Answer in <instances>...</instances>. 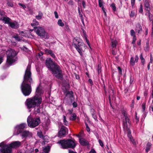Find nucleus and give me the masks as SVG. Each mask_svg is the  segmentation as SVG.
<instances>
[{"mask_svg": "<svg viewBox=\"0 0 153 153\" xmlns=\"http://www.w3.org/2000/svg\"><path fill=\"white\" fill-rule=\"evenodd\" d=\"M45 65L56 78L60 80L63 79L64 77L62 71L60 67L56 63L53 62L51 58H48L45 60Z\"/></svg>", "mask_w": 153, "mask_h": 153, "instance_id": "nucleus-1", "label": "nucleus"}, {"mask_svg": "<svg viewBox=\"0 0 153 153\" xmlns=\"http://www.w3.org/2000/svg\"><path fill=\"white\" fill-rule=\"evenodd\" d=\"M21 145V142L19 141H14L11 144H5L4 142L0 143V153H11V148L17 147Z\"/></svg>", "mask_w": 153, "mask_h": 153, "instance_id": "nucleus-2", "label": "nucleus"}, {"mask_svg": "<svg viewBox=\"0 0 153 153\" xmlns=\"http://www.w3.org/2000/svg\"><path fill=\"white\" fill-rule=\"evenodd\" d=\"M72 45L75 48L81 56L83 55L82 52L85 51L86 45L79 38L76 37L73 40Z\"/></svg>", "mask_w": 153, "mask_h": 153, "instance_id": "nucleus-3", "label": "nucleus"}, {"mask_svg": "<svg viewBox=\"0 0 153 153\" xmlns=\"http://www.w3.org/2000/svg\"><path fill=\"white\" fill-rule=\"evenodd\" d=\"M42 102V99L40 96H34L32 98L27 99L25 104L27 108L30 109L36 106H39Z\"/></svg>", "mask_w": 153, "mask_h": 153, "instance_id": "nucleus-4", "label": "nucleus"}, {"mask_svg": "<svg viewBox=\"0 0 153 153\" xmlns=\"http://www.w3.org/2000/svg\"><path fill=\"white\" fill-rule=\"evenodd\" d=\"M123 123L124 129L126 131L128 134V136L130 140H131L132 138L131 134V131L129 129V127L130 126V122L128 117L125 114L123 115Z\"/></svg>", "mask_w": 153, "mask_h": 153, "instance_id": "nucleus-5", "label": "nucleus"}, {"mask_svg": "<svg viewBox=\"0 0 153 153\" xmlns=\"http://www.w3.org/2000/svg\"><path fill=\"white\" fill-rule=\"evenodd\" d=\"M32 83L23 82H22L21 85L22 91L25 96H28L30 94L32 91L31 84Z\"/></svg>", "mask_w": 153, "mask_h": 153, "instance_id": "nucleus-6", "label": "nucleus"}, {"mask_svg": "<svg viewBox=\"0 0 153 153\" xmlns=\"http://www.w3.org/2000/svg\"><path fill=\"white\" fill-rule=\"evenodd\" d=\"M61 144L62 147L63 149L68 148H74L76 146L74 141L70 140H61L57 143Z\"/></svg>", "mask_w": 153, "mask_h": 153, "instance_id": "nucleus-7", "label": "nucleus"}, {"mask_svg": "<svg viewBox=\"0 0 153 153\" xmlns=\"http://www.w3.org/2000/svg\"><path fill=\"white\" fill-rule=\"evenodd\" d=\"M27 121L28 126L31 128H34L38 126L40 123L39 118L36 117L33 119L31 115L27 117Z\"/></svg>", "mask_w": 153, "mask_h": 153, "instance_id": "nucleus-8", "label": "nucleus"}, {"mask_svg": "<svg viewBox=\"0 0 153 153\" xmlns=\"http://www.w3.org/2000/svg\"><path fill=\"white\" fill-rule=\"evenodd\" d=\"M30 66L29 65L27 67L23 77V82L33 83V80L31 77V72L30 71Z\"/></svg>", "mask_w": 153, "mask_h": 153, "instance_id": "nucleus-9", "label": "nucleus"}, {"mask_svg": "<svg viewBox=\"0 0 153 153\" xmlns=\"http://www.w3.org/2000/svg\"><path fill=\"white\" fill-rule=\"evenodd\" d=\"M33 29L36 34L41 38L45 39L48 38V37L47 36L48 33L44 28L36 26L34 27Z\"/></svg>", "mask_w": 153, "mask_h": 153, "instance_id": "nucleus-10", "label": "nucleus"}, {"mask_svg": "<svg viewBox=\"0 0 153 153\" xmlns=\"http://www.w3.org/2000/svg\"><path fill=\"white\" fill-rule=\"evenodd\" d=\"M17 55L15 51L11 50L9 51L7 55V62L9 65H11L15 61L14 59Z\"/></svg>", "mask_w": 153, "mask_h": 153, "instance_id": "nucleus-11", "label": "nucleus"}, {"mask_svg": "<svg viewBox=\"0 0 153 153\" xmlns=\"http://www.w3.org/2000/svg\"><path fill=\"white\" fill-rule=\"evenodd\" d=\"M27 124L25 123H23L18 125L16 126L15 127V131H17L16 134H18L23 131V129L26 127Z\"/></svg>", "mask_w": 153, "mask_h": 153, "instance_id": "nucleus-12", "label": "nucleus"}, {"mask_svg": "<svg viewBox=\"0 0 153 153\" xmlns=\"http://www.w3.org/2000/svg\"><path fill=\"white\" fill-rule=\"evenodd\" d=\"M68 129L64 126H62L58 133L59 136L61 137L64 136L67 133Z\"/></svg>", "mask_w": 153, "mask_h": 153, "instance_id": "nucleus-13", "label": "nucleus"}, {"mask_svg": "<svg viewBox=\"0 0 153 153\" xmlns=\"http://www.w3.org/2000/svg\"><path fill=\"white\" fill-rule=\"evenodd\" d=\"M21 136L22 138H26L27 137H31L32 135L31 132L28 131H24L21 133Z\"/></svg>", "mask_w": 153, "mask_h": 153, "instance_id": "nucleus-14", "label": "nucleus"}, {"mask_svg": "<svg viewBox=\"0 0 153 153\" xmlns=\"http://www.w3.org/2000/svg\"><path fill=\"white\" fill-rule=\"evenodd\" d=\"M139 59L138 56L137 55L135 56V60H134V58L133 57H131L130 61V65L132 66H134L135 65V63L138 62Z\"/></svg>", "mask_w": 153, "mask_h": 153, "instance_id": "nucleus-15", "label": "nucleus"}, {"mask_svg": "<svg viewBox=\"0 0 153 153\" xmlns=\"http://www.w3.org/2000/svg\"><path fill=\"white\" fill-rule=\"evenodd\" d=\"M44 91L42 88L41 86L39 85L36 88L35 96H41L43 94Z\"/></svg>", "mask_w": 153, "mask_h": 153, "instance_id": "nucleus-16", "label": "nucleus"}, {"mask_svg": "<svg viewBox=\"0 0 153 153\" xmlns=\"http://www.w3.org/2000/svg\"><path fill=\"white\" fill-rule=\"evenodd\" d=\"M0 20H2L5 24H9L10 19L9 17H7V16H5L4 17H0Z\"/></svg>", "mask_w": 153, "mask_h": 153, "instance_id": "nucleus-17", "label": "nucleus"}, {"mask_svg": "<svg viewBox=\"0 0 153 153\" xmlns=\"http://www.w3.org/2000/svg\"><path fill=\"white\" fill-rule=\"evenodd\" d=\"M69 113L71 114V117L70 118V120H75L76 119V115L74 113H72V110H69Z\"/></svg>", "mask_w": 153, "mask_h": 153, "instance_id": "nucleus-18", "label": "nucleus"}, {"mask_svg": "<svg viewBox=\"0 0 153 153\" xmlns=\"http://www.w3.org/2000/svg\"><path fill=\"white\" fill-rule=\"evenodd\" d=\"M142 28L140 25V24H137L135 28L136 32L139 33L140 31H142Z\"/></svg>", "mask_w": 153, "mask_h": 153, "instance_id": "nucleus-19", "label": "nucleus"}, {"mask_svg": "<svg viewBox=\"0 0 153 153\" xmlns=\"http://www.w3.org/2000/svg\"><path fill=\"white\" fill-rule=\"evenodd\" d=\"M144 5L146 10H149L150 9V4L149 0H145L144 2Z\"/></svg>", "mask_w": 153, "mask_h": 153, "instance_id": "nucleus-20", "label": "nucleus"}, {"mask_svg": "<svg viewBox=\"0 0 153 153\" xmlns=\"http://www.w3.org/2000/svg\"><path fill=\"white\" fill-rule=\"evenodd\" d=\"M63 92L65 96H67L68 95H69V96H73V94L72 91H69L66 88L63 90Z\"/></svg>", "mask_w": 153, "mask_h": 153, "instance_id": "nucleus-21", "label": "nucleus"}, {"mask_svg": "<svg viewBox=\"0 0 153 153\" xmlns=\"http://www.w3.org/2000/svg\"><path fill=\"white\" fill-rule=\"evenodd\" d=\"M79 142L80 144L83 146L87 145L88 144V142L86 140L82 138L79 139Z\"/></svg>", "mask_w": 153, "mask_h": 153, "instance_id": "nucleus-22", "label": "nucleus"}, {"mask_svg": "<svg viewBox=\"0 0 153 153\" xmlns=\"http://www.w3.org/2000/svg\"><path fill=\"white\" fill-rule=\"evenodd\" d=\"M108 93H109V94H108L106 93V94H107V95H108V96L112 95L114 94V91L112 89V87L111 85H109L108 86Z\"/></svg>", "mask_w": 153, "mask_h": 153, "instance_id": "nucleus-23", "label": "nucleus"}, {"mask_svg": "<svg viewBox=\"0 0 153 153\" xmlns=\"http://www.w3.org/2000/svg\"><path fill=\"white\" fill-rule=\"evenodd\" d=\"M9 24L10 27L13 28L17 29L18 27V26L13 22H10Z\"/></svg>", "mask_w": 153, "mask_h": 153, "instance_id": "nucleus-24", "label": "nucleus"}, {"mask_svg": "<svg viewBox=\"0 0 153 153\" xmlns=\"http://www.w3.org/2000/svg\"><path fill=\"white\" fill-rule=\"evenodd\" d=\"M39 24V22L37 21L36 19H34L32 23H31V25L32 26L35 27V26L38 25Z\"/></svg>", "mask_w": 153, "mask_h": 153, "instance_id": "nucleus-25", "label": "nucleus"}, {"mask_svg": "<svg viewBox=\"0 0 153 153\" xmlns=\"http://www.w3.org/2000/svg\"><path fill=\"white\" fill-rule=\"evenodd\" d=\"M42 13L41 11H39L38 13V16H36V18L37 19H42Z\"/></svg>", "mask_w": 153, "mask_h": 153, "instance_id": "nucleus-26", "label": "nucleus"}, {"mask_svg": "<svg viewBox=\"0 0 153 153\" xmlns=\"http://www.w3.org/2000/svg\"><path fill=\"white\" fill-rule=\"evenodd\" d=\"M50 149V146H47L43 148V151L45 153L48 152Z\"/></svg>", "mask_w": 153, "mask_h": 153, "instance_id": "nucleus-27", "label": "nucleus"}, {"mask_svg": "<svg viewBox=\"0 0 153 153\" xmlns=\"http://www.w3.org/2000/svg\"><path fill=\"white\" fill-rule=\"evenodd\" d=\"M110 6L112 8V9L113 11L115 12L116 11V7L114 3H112L110 5Z\"/></svg>", "mask_w": 153, "mask_h": 153, "instance_id": "nucleus-28", "label": "nucleus"}, {"mask_svg": "<svg viewBox=\"0 0 153 153\" xmlns=\"http://www.w3.org/2000/svg\"><path fill=\"white\" fill-rule=\"evenodd\" d=\"M57 24L59 26L61 27H63L64 25V23L62 22V20L61 19H59Z\"/></svg>", "mask_w": 153, "mask_h": 153, "instance_id": "nucleus-29", "label": "nucleus"}, {"mask_svg": "<svg viewBox=\"0 0 153 153\" xmlns=\"http://www.w3.org/2000/svg\"><path fill=\"white\" fill-rule=\"evenodd\" d=\"M6 16L5 15V12L3 10H0V17H4Z\"/></svg>", "mask_w": 153, "mask_h": 153, "instance_id": "nucleus-30", "label": "nucleus"}, {"mask_svg": "<svg viewBox=\"0 0 153 153\" xmlns=\"http://www.w3.org/2000/svg\"><path fill=\"white\" fill-rule=\"evenodd\" d=\"M45 53L47 55H49L50 53L52 52V50H48L47 49L45 48L44 49Z\"/></svg>", "mask_w": 153, "mask_h": 153, "instance_id": "nucleus-31", "label": "nucleus"}, {"mask_svg": "<svg viewBox=\"0 0 153 153\" xmlns=\"http://www.w3.org/2000/svg\"><path fill=\"white\" fill-rule=\"evenodd\" d=\"M101 65L99 64L97 66V70L98 74H99L101 72Z\"/></svg>", "mask_w": 153, "mask_h": 153, "instance_id": "nucleus-32", "label": "nucleus"}, {"mask_svg": "<svg viewBox=\"0 0 153 153\" xmlns=\"http://www.w3.org/2000/svg\"><path fill=\"white\" fill-rule=\"evenodd\" d=\"M104 2L102 0H98L99 6L100 7H103V3Z\"/></svg>", "mask_w": 153, "mask_h": 153, "instance_id": "nucleus-33", "label": "nucleus"}, {"mask_svg": "<svg viewBox=\"0 0 153 153\" xmlns=\"http://www.w3.org/2000/svg\"><path fill=\"white\" fill-rule=\"evenodd\" d=\"M63 118L64 124L66 126L68 125V122L66 120V117L64 115L63 116Z\"/></svg>", "mask_w": 153, "mask_h": 153, "instance_id": "nucleus-34", "label": "nucleus"}, {"mask_svg": "<svg viewBox=\"0 0 153 153\" xmlns=\"http://www.w3.org/2000/svg\"><path fill=\"white\" fill-rule=\"evenodd\" d=\"M65 30L68 32H70L71 30L69 29V26L68 25L65 24Z\"/></svg>", "mask_w": 153, "mask_h": 153, "instance_id": "nucleus-35", "label": "nucleus"}, {"mask_svg": "<svg viewBox=\"0 0 153 153\" xmlns=\"http://www.w3.org/2000/svg\"><path fill=\"white\" fill-rule=\"evenodd\" d=\"M139 11L140 13H142L143 12V7L142 4H141L140 5V8H139Z\"/></svg>", "mask_w": 153, "mask_h": 153, "instance_id": "nucleus-36", "label": "nucleus"}, {"mask_svg": "<svg viewBox=\"0 0 153 153\" xmlns=\"http://www.w3.org/2000/svg\"><path fill=\"white\" fill-rule=\"evenodd\" d=\"M117 68L118 70L119 73L120 75H122V70L120 67L118 66L117 67Z\"/></svg>", "mask_w": 153, "mask_h": 153, "instance_id": "nucleus-37", "label": "nucleus"}, {"mask_svg": "<svg viewBox=\"0 0 153 153\" xmlns=\"http://www.w3.org/2000/svg\"><path fill=\"white\" fill-rule=\"evenodd\" d=\"M7 6H10V7H13V5L12 2L11 1H7Z\"/></svg>", "mask_w": 153, "mask_h": 153, "instance_id": "nucleus-38", "label": "nucleus"}, {"mask_svg": "<svg viewBox=\"0 0 153 153\" xmlns=\"http://www.w3.org/2000/svg\"><path fill=\"white\" fill-rule=\"evenodd\" d=\"M131 35V36H133L135 35V32L133 30H130Z\"/></svg>", "mask_w": 153, "mask_h": 153, "instance_id": "nucleus-39", "label": "nucleus"}, {"mask_svg": "<svg viewBox=\"0 0 153 153\" xmlns=\"http://www.w3.org/2000/svg\"><path fill=\"white\" fill-rule=\"evenodd\" d=\"M111 46L113 48H114L116 46V44L114 41L111 42Z\"/></svg>", "mask_w": 153, "mask_h": 153, "instance_id": "nucleus-40", "label": "nucleus"}, {"mask_svg": "<svg viewBox=\"0 0 153 153\" xmlns=\"http://www.w3.org/2000/svg\"><path fill=\"white\" fill-rule=\"evenodd\" d=\"M15 39L18 41H19L20 40V38L19 36H13Z\"/></svg>", "mask_w": 153, "mask_h": 153, "instance_id": "nucleus-41", "label": "nucleus"}, {"mask_svg": "<svg viewBox=\"0 0 153 153\" xmlns=\"http://www.w3.org/2000/svg\"><path fill=\"white\" fill-rule=\"evenodd\" d=\"M83 36L84 37L85 39V38L87 39V35H86V32L83 30Z\"/></svg>", "mask_w": 153, "mask_h": 153, "instance_id": "nucleus-42", "label": "nucleus"}, {"mask_svg": "<svg viewBox=\"0 0 153 153\" xmlns=\"http://www.w3.org/2000/svg\"><path fill=\"white\" fill-rule=\"evenodd\" d=\"M148 17L149 20L150 21H153V16L152 14L150 16H149Z\"/></svg>", "mask_w": 153, "mask_h": 153, "instance_id": "nucleus-43", "label": "nucleus"}, {"mask_svg": "<svg viewBox=\"0 0 153 153\" xmlns=\"http://www.w3.org/2000/svg\"><path fill=\"white\" fill-rule=\"evenodd\" d=\"M134 12H133L132 11H131V13L130 14V16L131 17H133L134 16Z\"/></svg>", "mask_w": 153, "mask_h": 153, "instance_id": "nucleus-44", "label": "nucleus"}, {"mask_svg": "<svg viewBox=\"0 0 153 153\" xmlns=\"http://www.w3.org/2000/svg\"><path fill=\"white\" fill-rule=\"evenodd\" d=\"M49 55H50L53 58H55L56 57L55 55L53 53L52 51V52H51L50 53V54Z\"/></svg>", "mask_w": 153, "mask_h": 153, "instance_id": "nucleus-45", "label": "nucleus"}, {"mask_svg": "<svg viewBox=\"0 0 153 153\" xmlns=\"http://www.w3.org/2000/svg\"><path fill=\"white\" fill-rule=\"evenodd\" d=\"M54 14L55 15V17L56 18V19L58 18L59 17V16H58V13L56 11L54 12Z\"/></svg>", "mask_w": 153, "mask_h": 153, "instance_id": "nucleus-46", "label": "nucleus"}, {"mask_svg": "<svg viewBox=\"0 0 153 153\" xmlns=\"http://www.w3.org/2000/svg\"><path fill=\"white\" fill-rule=\"evenodd\" d=\"M18 4L19 5L22 7L23 9H25L26 8V6L24 4H22L21 3H18Z\"/></svg>", "mask_w": 153, "mask_h": 153, "instance_id": "nucleus-47", "label": "nucleus"}, {"mask_svg": "<svg viewBox=\"0 0 153 153\" xmlns=\"http://www.w3.org/2000/svg\"><path fill=\"white\" fill-rule=\"evenodd\" d=\"M85 126H86V130L88 132L89 131H90V129L89 128V127L87 123H85Z\"/></svg>", "mask_w": 153, "mask_h": 153, "instance_id": "nucleus-48", "label": "nucleus"}, {"mask_svg": "<svg viewBox=\"0 0 153 153\" xmlns=\"http://www.w3.org/2000/svg\"><path fill=\"white\" fill-rule=\"evenodd\" d=\"M135 0H131V5L132 7L135 4Z\"/></svg>", "mask_w": 153, "mask_h": 153, "instance_id": "nucleus-49", "label": "nucleus"}, {"mask_svg": "<svg viewBox=\"0 0 153 153\" xmlns=\"http://www.w3.org/2000/svg\"><path fill=\"white\" fill-rule=\"evenodd\" d=\"M141 60V65L143 67L144 66V65H145V59H143Z\"/></svg>", "mask_w": 153, "mask_h": 153, "instance_id": "nucleus-50", "label": "nucleus"}, {"mask_svg": "<svg viewBox=\"0 0 153 153\" xmlns=\"http://www.w3.org/2000/svg\"><path fill=\"white\" fill-rule=\"evenodd\" d=\"M99 142L100 145L102 146L103 147L104 145L102 142L100 140H99Z\"/></svg>", "mask_w": 153, "mask_h": 153, "instance_id": "nucleus-51", "label": "nucleus"}, {"mask_svg": "<svg viewBox=\"0 0 153 153\" xmlns=\"http://www.w3.org/2000/svg\"><path fill=\"white\" fill-rule=\"evenodd\" d=\"M37 135L40 137H41L42 136V132L40 131L37 133Z\"/></svg>", "mask_w": 153, "mask_h": 153, "instance_id": "nucleus-52", "label": "nucleus"}, {"mask_svg": "<svg viewBox=\"0 0 153 153\" xmlns=\"http://www.w3.org/2000/svg\"><path fill=\"white\" fill-rule=\"evenodd\" d=\"M130 140L134 145H135L136 144V143L135 141L133 139V138H132L131 140Z\"/></svg>", "mask_w": 153, "mask_h": 153, "instance_id": "nucleus-53", "label": "nucleus"}, {"mask_svg": "<svg viewBox=\"0 0 153 153\" xmlns=\"http://www.w3.org/2000/svg\"><path fill=\"white\" fill-rule=\"evenodd\" d=\"M149 46V42L148 41L147 42H146V49H145V51H146V50H148V48Z\"/></svg>", "mask_w": 153, "mask_h": 153, "instance_id": "nucleus-54", "label": "nucleus"}, {"mask_svg": "<svg viewBox=\"0 0 153 153\" xmlns=\"http://www.w3.org/2000/svg\"><path fill=\"white\" fill-rule=\"evenodd\" d=\"M78 11L79 15V16L80 17H82L83 15L81 13L79 7L78 8Z\"/></svg>", "mask_w": 153, "mask_h": 153, "instance_id": "nucleus-55", "label": "nucleus"}, {"mask_svg": "<svg viewBox=\"0 0 153 153\" xmlns=\"http://www.w3.org/2000/svg\"><path fill=\"white\" fill-rule=\"evenodd\" d=\"M82 5L83 8H85V2L84 0L82 1Z\"/></svg>", "mask_w": 153, "mask_h": 153, "instance_id": "nucleus-56", "label": "nucleus"}, {"mask_svg": "<svg viewBox=\"0 0 153 153\" xmlns=\"http://www.w3.org/2000/svg\"><path fill=\"white\" fill-rule=\"evenodd\" d=\"M85 40H86L87 43L88 44V45L90 47V42H89V40L87 38V39L85 38Z\"/></svg>", "mask_w": 153, "mask_h": 153, "instance_id": "nucleus-57", "label": "nucleus"}, {"mask_svg": "<svg viewBox=\"0 0 153 153\" xmlns=\"http://www.w3.org/2000/svg\"><path fill=\"white\" fill-rule=\"evenodd\" d=\"M142 107L143 111H144L145 108V104L143 103L142 105Z\"/></svg>", "mask_w": 153, "mask_h": 153, "instance_id": "nucleus-58", "label": "nucleus"}, {"mask_svg": "<svg viewBox=\"0 0 153 153\" xmlns=\"http://www.w3.org/2000/svg\"><path fill=\"white\" fill-rule=\"evenodd\" d=\"M68 4L69 5H72L74 4V2L73 1L70 0L68 2Z\"/></svg>", "mask_w": 153, "mask_h": 153, "instance_id": "nucleus-59", "label": "nucleus"}, {"mask_svg": "<svg viewBox=\"0 0 153 153\" xmlns=\"http://www.w3.org/2000/svg\"><path fill=\"white\" fill-rule=\"evenodd\" d=\"M153 57L152 56V54H151L150 55V63H152V61H153Z\"/></svg>", "mask_w": 153, "mask_h": 153, "instance_id": "nucleus-60", "label": "nucleus"}, {"mask_svg": "<svg viewBox=\"0 0 153 153\" xmlns=\"http://www.w3.org/2000/svg\"><path fill=\"white\" fill-rule=\"evenodd\" d=\"M135 120L136 122L137 123L139 121V118L137 116V114L136 113V118H135Z\"/></svg>", "mask_w": 153, "mask_h": 153, "instance_id": "nucleus-61", "label": "nucleus"}, {"mask_svg": "<svg viewBox=\"0 0 153 153\" xmlns=\"http://www.w3.org/2000/svg\"><path fill=\"white\" fill-rule=\"evenodd\" d=\"M72 105H73V107L74 108L76 107L77 106V104L75 102H74L73 103Z\"/></svg>", "mask_w": 153, "mask_h": 153, "instance_id": "nucleus-62", "label": "nucleus"}, {"mask_svg": "<svg viewBox=\"0 0 153 153\" xmlns=\"http://www.w3.org/2000/svg\"><path fill=\"white\" fill-rule=\"evenodd\" d=\"M152 31L151 33V35L152 36H153V21H152Z\"/></svg>", "mask_w": 153, "mask_h": 153, "instance_id": "nucleus-63", "label": "nucleus"}, {"mask_svg": "<svg viewBox=\"0 0 153 153\" xmlns=\"http://www.w3.org/2000/svg\"><path fill=\"white\" fill-rule=\"evenodd\" d=\"M89 153H96V152L94 150L92 149L90 152Z\"/></svg>", "mask_w": 153, "mask_h": 153, "instance_id": "nucleus-64", "label": "nucleus"}]
</instances>
